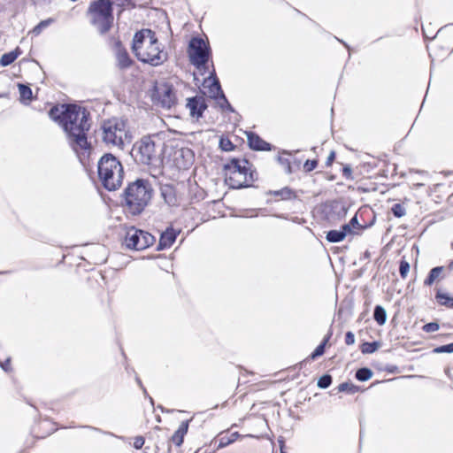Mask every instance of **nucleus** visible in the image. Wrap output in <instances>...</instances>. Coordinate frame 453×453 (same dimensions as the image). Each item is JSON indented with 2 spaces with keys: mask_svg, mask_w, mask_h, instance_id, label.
Listing matches in <instances>:
<instances>
[{
  "mask_svg": "<svg viewBox=\"0 0 453 453\" xmlns=\"http://www.w3.org/2000/svg\"><path fill=\"white\" fill-rule=\"evenodd\" d=\"M98 178L103 187L109 190H117L123 181V166L112 154L105 153L97 164Z\"/></svg>",
  "mask_w": 453,
  "mask_h": 453,
  "instance_id": "nucleus-2",
  "label": "nucleus"
},
{
  "mask_svg": "<svg viewBox=\"0 0 453 453\" xmlns=\"http://www.w3.org/2000/svg\"><path fill=\"white\" fill-rule=\"evenodd\" d=\"M133 156L137 162L146 165H156L159 160L155 142L148 136L134 145Z\"/></svg>",
  "mask_w": 453,
  "mask_h": 453,
  "instance_id": "nucleus-7",
  "label": "nucleus"
},
{
  "mask_svg": "<svg viewBox=\"0 0 453 453\" xmlns=\"http://www.w3.org/2000/svg\"><path fill=\"white\" fill-rule=\"evenodd\" d=\"M203 85L205 88H208L210 97L215 100L224 93L214 70L204 79Z\"/></svg>",
  "mask_w": 453,
  "mask_h": 453,
  "instance_id": "nucleus-14",
  "label": "nucleus"
},
{
  "mask_svg": "<svg viewBox=\"0 0 453 453\" xmlns=\"http://www.w3.org/2000/svg\"><path fill=\"white\" fill-rule=\"evenodd\" d=\"M0 97H3V95L0 94Z\"/></svg>",
  "mask_w": 453,
  "mask_h": 453,
  "instance_id": "nucleus-61",
  "label": "nucleus"
},
{
  "mask_svg": "<svg viewBox=\"0 0 453 453\" xmlns=\"http://www.w3.org/2000/svg\"><path fill=\"white\" fill-rule=\"evenodd\" d=\"M340 231L341 232H344L345 234V237L348 235V234H354V229L350 226V225L349 223L347 224H344L341 226L340 228Z\"/></svg>",
  "mask_w": 453,
  "mask_h": 453,
  "instance_id": "nucleus-49",
  "label": "nucleus"
},
{
  "mask_svg": "<svg viewBox=\"0 0 453 453\" xmlns=\"http://www.w3.org/2000/svg\"><path fill=\"white\" fill-rule=\"evenodd\" d=\"M392 213L396 218H401L405 215V208L401 203H395L391 208Z\"/></svg>",
  "mask_w": 453,
  "mask_h": 453,
  "instance_id": "nucleus-39",
  "label": "nucleus"
},
{
  "mask_svg": "<svg viewBox=\"0 0 453 453\" xmlns=\"http://www.w3.org/2000/svg\"><path fill=\"white\" fill-rule=\"evenodd\" d=\"M317 166H318V160H316V159H312V160L307 159L304 162L303 169H304L305 172L310 173V172L313 171Z\"/></svg>",
  "mask_w": 453,
  "mask_h": 453,
  "instance_id": "nucleus-44",
  "label": "nucleus"
},
{
  "mask_svg": "<svg viewBox=\"0 0 453 453\" xmlns=\"http://www.w3.org/2000/svg\"><path fill=\"white\" fill-rule=\"evenodd\" d=\"M145 440L142 436H136L134 441V448L140 449L144 445Z\"/></svg>",
  "mask_w": 453,
  "mask_h": 453,
  "instance_id": "nucleus-47",
  "label": "nucleus"
},
{
  "mask_svg": "<svg viewBox=\"0 0 453 453\" xmlns=\"http://www.w3.org/2000/svg\"><path fill=\"white\" fill-rule=\"evenodd\" d=\"M81 427L88 428V429H90V430H94V431H96V432H99V433H103V431L101 429L94 427V426H82ZM104 434H108V435H111V436H115L112 433H110V432H104Z\"/></svg>",
  "mask_w": 453,
  "mask_h": 453,
  "instance_id": "nucleus-51",
  "label": "nucleus"
},
{
  "mask_svg": "<svg viewBox=\"0 0 453 453\" xmlns=\"http://www.w3.org/2000/svg\"><path fill=\"white\" fill-rule=\"evenodd\" d=\"M101 132L102 140L107 146L122 149L124 140L127 137V121L119 118L104 120Z\"/></svg>",
  "mask_w": 453,
  "mask_h": 453,
  "instance_id": "nucleus-5",
  "label": "nucleus"
},
{
  "mask_svg": "<svg viewBox=\"0 0 453 453\" xmlns=\"http://www.w3.org/2000/svg\"><path fill=\"white\" fill-rule=\"evenodd\" d=\"M137 59L142 63L149 64L152 66H159L168 59V53L164 50V47L158 42L157 36L155 42H150L138 53Z\"/></svg>",
  "mask_w": 453,
  "mask_h": 453,
  "instance_id": "nucleus-8",
  "label": "nucleus"
},
{
  "mask_svg": "<svg viewBox=\"0 0 453 453\" xmlns=\"http://www.w3.org/2000/svg\"><path fill=\"white\" fill-rule=\"evenodd\" d=\"M349 224L353 229H362L363 226L359 224L357 219V215L355 214L352 219L349 220Z\"/></svg>",
  "mask_w": 453,
  "mask_h": 453,
  "instance_id": "nucleus-46",
  "label": "nucleus"
},
{
  "mask_svg": "<svg viewBox=\"0 0 453 453\" xmlns=\"http://www.w3.org/2000/svg\"><path fill=\"white\" fill-rule=\"evenodd\" d=\"M333 378L330 374H324L321 377H319L317 385L319 388L326 389L330 387Z\"/></svg>",
  "mask_w": 453,
  "mask_h": 453,
  "instance_id": "nucleus-37",
  "label": "nucleus"
},
{
  "mask_svg": "<svg viewBox=\"0 0 453 453\" xmlns=\"http://www.w3.org/2000/svg\"><path fill=\"white\" fill-rule=\"evenodd\" d=\"M434 353H452L453 352V342L439 346L434 349Z\"/></svg>",
  "mask_w": 453,
  "mask_h": 453,
  "instance_id": "nucleus-43",
  "label": "nucleus"
},
{
  "mask_svg": "<svg viewBox=\"0 0 453 453\" xmlns=\"http://www.w3.org/2000/svg\"><path fill=\"white\" fill-rule=\"evenodd\" d=\"M247 140L250 148L253 150L269 151L272 150V145L269 142L253 132H247Z\"/></svg>",
  "mask_w": 453,
  "mask_h": 453,
  "instance_id": "nucleus-17",
  "label": "nucleus"
},
{
  "mask_svg": "<svg viewBox=\"0 0 453 453\" xmlns=\"http://www.w3.org/2000/svg\"><path fill=\"white\" fill-rule=\"evenodd\" d=\"M189 420L182 421L179 428L174 432L171 437V441L177 446L180 447L184 441V437L188 431Z\"/></svg>",
  "mask_w": 453,
  "mask_h": 453,
  "instance_id": "nucleus-19",
  "label": "nucleus"
},
{
  "mask_svg": "<svg viewBox=\"0 0 453 453\" xmlns=\"http://www.w3.org/2000/svg\"><path fill=\"white\" fill-rule=\"evenodd\" d=\"M156 34L151 29H142L137 31L133 39L132 50L136 56V52H140L144 45L150 42H155Z\"/></svg>",
  "mask_w": 453,
  "mask_h": 453,
  "instance_id": "nucleus-12",
  "label": "nucleus"
},
{
  "mask_svg": "<svg viewBox=\"0 0 453 453\" xmlns=\"http://www.w3.org/2000/svg\"><path fill=\"white\" fill-rule=\"evenodd\" d=\"M53 21L54 19L51 18L42 20L33 28L31 33L35 36L39 35L42 33V31L44 28L48 27L51 23H53Z\"/></svg>",
  "mask_w": 453,
  "mask_h": 453,
  "instance_id": "nucleus-34",
  "label": "nucleus"
},
{
  "mask_svg": "<svg viewBox=\"0 0 453 453\" xmlns=\"http://www.w3.org/2000/svg\"><path fill=\"white\" fill-rule=\"evenodd\" d=\"M49 116L62 127L75 153L89 154L91 146L87 134L90 128L88 111L75 104H61L53 106Z\"/></svg>",
  "mask_w": 453,
  "mask_h": 453,
  "instance_id": "nucleus-1",
  "label": "nucleus"
},
{
  "mask_svg": "<svg viewBox=\"0 0 453 453\" xmlns=\"http://www.w3.org/2000/svg\"><path fill=\"white\" fill-rule=\"evenodd\" d=\"M187 107L192 117L199 119L207 109V104L203 96H196L188 99Z\"/></svg>",
  "mask_w": 453,
  "mask_h": 453,
  "instance_id": "nucleus-15",
  "label": "nucleus"
},
{
  "mask_svg": "<svg viewBox=\"0 0 453 453\" xmlns=\"http://www.w3.org/2000/svg\"><path fill=\"white\" fill-rule=\"evenodd\" d=\"M113 2L111 0H96L90 3L88 13L90 22L101 34H106L113 24Z\"/></svg>",
  "mask_w": 453,
  "mask_h": 453,
  "instance_id": "nucleus-4",
  "label": "nucleus"
},
{
  "mask_svg": "<svg viewBox=\"0 0 453 453\" xmlns=\"http://www.w3.org/2000/svg\"><path fill=\"white\" fill-rule=\"evenodd\" d=\"M219 148L224 151H231L234 150V145L228 138L221 137L219 140Z\"/></svg>",
  "mask_w": 453,
  "mask_h": 453,
  "instance_id": "nucleus-38",
  "label": "nucleus"
},
{
  "mask_svg": "<svg viewBox=\"0 0 453 453\" xmlns=\"http://www.w3.org/2000/svg\"><path fill=\"white\" fill-rule=\"evenodd\" d=\"M351 172H352L351 168L349 165L344 166V168H343V175L345 177H349L351 174Z\"/></svg>",
  "mask_w": 453,
  "mask_h": 453,
  "instance_id": "nucleus-54",
  "label": "nucleus"
},
{
  "mask_svg": "<svg viewBox=\"0 0 453 453\" xmlns=\"http://www.w3.org/2000/svg\"><path fill=\"white\" fill-rule=\"evenodd\" d=\"M276 217L285 219V217H284V216H282V215H277Z\"/></svg>",
  "mask_w": 453,
  "mask_h": 453,
  "instance_id": "nucleus-59",
  "label": "nucleus"
},
{
  "mask_svg": "<svg viewBox=\"0 0 453 453\" xmlns=\"http://www.w3.org/2000/svg\"><path fill=\"white\" fill-rule=\"evenodd\" d=\"M422 29H423V33H424V35H425V37H426V38H427V39H428V38H429V39H434V38H435V37L441 36L442 35H444V34H445V33H447L448 31H449V30L453 29V25H447V26H445V27H441V28L437 31L436 35H435L434 36H432V37H429V36H428V35L426 34V30H425V28H424V27H422Z\"/></svg>",
  "mask_w": 453,
  "mask_h": 453,
  "instance_id": "nucleus-40",
  "label": "nucleus"
},
{
  "mask_svg": "<svg viewBox=\"0 0 453 453\" xmlns=\"http://www.w3.org/2000/svg\"><path fill=\"white\" fill-rule=\"evenodd\" d=\"M157 422H160V421H161L160 417H157Z\"/></svg>",
  "mask_w": 453,
  "mask_h": 453,
  "instance_id": "nucleus-60",
  "label": "nucleus"
},
{
  "mask_svg": "<svg viewBox=\"0 0 453 453\" xmlns=\"http://www.w3.org/2000/svg\"><path fill=\"white\" fill-rule=\"evenodd\" d=\"M380 346L379 342H365L361 345V351L363 354H372L375 352Z\"/></svg>",
  "mask_w": 453,
  "mask_h": 453,
  "instance_id": "nucleus-31",
  "label": "nucleus"
},
{
  "mask_svg": "<svg viewBox=\"0 0 453 453\" xmlns=\"http://www.w3.org/2000/svg\"><path fill=\"white\" fill-rule=\"evenodd\" d=\"M154 242L155 237L151 234L134 226L127 229L124 239L127 248L134 250H143L151 246Z\"/></svg>",
  "mask_w": 453,
  "mask_h": 453,
  "instance_id": "nucleus-10",
  "label": "nucleus"
},
{
  "mask_svg": "<svg viewBox=\"0 0 453 453\" xmlns=\"http://www.w3.org/2000/svg\"><path fill=\"white\" fill-rule=\"evenodd\" d=\"M153 189L147 180L137 179L129 183L124 190V200L127 207L134 215L140 214L152 197Z\"/></svg>",
  "mask_w": 453,
  "mask_h": 453,
  "instance_id": "nucleus-3",
  "label": "nucleus"
},
{
  "mask_svg": "<svg viewBox=\"0 0 453 453\" xmlns=\"http://www.w3.org/2000/svg\"><path fill=\"white\" fill-rule=\"evenodd\" d=\"M449 269L453 270V261H451L449 265Z\"/></svg>",
  "mask_w": 453,
  "mask_h": 453,
  "instance_id": "nucleus-58",
  "label": "nucleus"
},
{
  "mask_svg": "<svg viewBox=\"0 0 453 453\" xmlns=\"http://www.w3.org/2000/svg\"><path fill=\"white\" fill-rule=\"evenodd\" d=\"M238 436H239V434L237 432L233 433L230 436H227V435L221 436L219 439V441L218 448L222 449V448L228 446L229 444L235 441V440L237 439Z\"/></svg>",
  "mask_w": 453,
  "mask_h": 453,
  "instance_id": "nucleus-32",
  "label": "nucleus"
},
{
  "mask_svg": "<svg viewBox=\"0 0 453 453\" xmlns=\"http://www.w3.org/2000/svg\"><path fill=\"white\" fill-rule=\"evenodd\" d=\"M20 54L21 50L19 47L14 50L3 54L0 58V65L4 67L12 65Z\"/></svg>",
  "mask_w": 453,
  "mask_h": 453,
  "instance_id": "nucleus-22",
  "label": "nucleus"
},
{
  "mask_svg": "<svg viewBox=\"0 0 453 453\" xmlns=\"http://www.w3.org/2000/svg\"><path fill=\"white\" fill-rule=\"evenodd\" d=\"M345 238L344 232L339 230H330L326 233V239L329 242L336 243L340 242Z\"/></svg>",
  "mask_w": 453,
  "mask_h": 453,
  "instance_id": "nucleus-28",
  "label": "nucleus"
},
{
  "mask_svg": "<svg viewBox=\"0 0 453 453\" xmlns=\"http://www.w3.org/2000/svg\"><path fill=\"white\" fill-rule=\"evenodd\" d=\"M224 168L228 172V175L226 177V182L234 189H240L244 182H240L234 176L253 171L252 165L246 158H231L229 162L224 165Z\"/></svg>",
  "mask_w": 453,
  "mask_h": 453,
  "instance_id": "nucleus-9",
  "label": "nucleus"
},
{
  "mask_svg": "<svg viewBox=\"0 0 453 453\" xmlns=\"http://www.w3.org/2000/svg\"><path fill=\"white\" fill-rule=\"evenodd\" d=\"M277 160H278V162H279L281 165H283V166L286 168V173H288V174H289V173H292V169H291V165H290V161H289V159H288V158H285V157H282L279 156V157H277Z\"/></svg>",
  "mask_w": 453,
  "mask_h": 453,
  "instance_id": "nucleus-45",
  "label": "nucleus"
},
{
  "mask_svg": "<svg viewBox=\"0 0 453 453\" xmlns=\"http://www.w3.org/2000/svg\"><path fill=\"white\" fill-rule=\"evenodd\" d=\"M145 395V397H147V398L149 399V401H150V404H151L152 406H154V400H153V398H152L151 396H150L148 394H147V395Z\"/></svg>",
  "mask_w": 453,
  "mask_h": 453,
  "instance_id": "nucleus-56",
  "label": "nucleus"
},
{
  "mask_svg": "<svg viewBox=\"0 0 453 453\" xmlns=\"http://www.w3.org/2000/svg\"><path fill=\"white\" fill-rule=\"evenodd\" d=\"M410 271V264L406 260H401L399 265V273L402 278H406Z\"/></svg>",
  "mask_w": 453,
  "mask_h": 453,
  "instance_id": "nucleus-41",
  "label": "nucleus"
},
{
  "mask_svg": "<svg viewBox=\"0 0 453 453\" xmlns=\"http://www.w3.org/2000/svg\"><path fill=\"white\" fill-rule=\"evenodd\" d=\"M435 299L441 305L453 308V297H450L447 293L438 290L435 295Z\"/></svg>",
  "mask_w": 453,
  "mask_h": 453,
  "instance_id": "nucleus-27",
  "label": "nucleus"
},
{
  "mask_svg": "<svg viewBox=\"0 0 453 453\" xmlns=\"http://www.w3.org/2000/svg\"><path fill=\"white\" fill-rule=\"evenodd\" d=\"M444 270H445L444 266H436V267L432 268L430 270L427 277L424 280V284L426 286H432L434 284V282L441 277V275Z\"/></svg>",
  "mask_w": 453,
  "mask_h": 453,
  "instance_id": "nucleus-23",
  "label": "nucleus"
},
{
  "mask_svg": "<svg viewBox=\"0 0 453 453\" xmlns=\"http://www.w3.org/2000/svg\"><path fill=\"white\" fill-rule=\"evenodd\" d=\"M334 158H335V153H334V151H331L326 158V166L331 165L332 163L334 162Z\"/></svg>",
  "mask_w": 453,
  "mask_h": 453,
  "instance_id": "nucleus-52",
  "label": "nucleus"
},
{
  "mask_svg": "<svg viewBox=\"0 0 453 453\" xmlns=\"http://www.w3.org/2000/svg\"><path fill=\"white\" fill-rule=\"evenodd\" d=\"M240 182H242L241 188H248L257 180V173L255 171H250L249 173L234 176Z\"/></svg>",
  "mask_w": 453,
  "mask_h": 453,
  "instance_id": "nucleus-24",
  "label": "nucleus"
},
{
  "mask_svg": "<svg viewBox=\"0 0 453 453\" xmlns=\"http://www.w3.org/2000/svg\"><path fill=\"white\" fill-rule=\"evenodd\" d=\"M151 98L155 104L165 109H171L177 102L173 86L168 82H157Z\"/></svg>",
  "mask_w": 453,
  "mask_h": 453,
  "instance_id": "nucleus-11",
  "label": "nucleus"
},
{
  "mask_svg": "<svg viewBox=\"0 0 453 453\" xmlns=\"http://www.w3.org/2000/svg\"><path fill=\"white\" fill-rule=\"evenodd\" d=\"M135 381L137 383V385L141 388V389L142 390L143 394L144 395H147V390L146 388H144V386L142 385V380H140V378L136 375L135 376Z\"/></svg>",
  "mask_w": 453,
  "mask_h": 453,
  "instance_id": "nucleus-53",
  "label": "nucleus"
},
{
  "mask_svg": "<svg viewBox=\"0 0 453 453\" xmlns=\"http://www.w3.org/2000/svg\"><path fill=\"white\" fill-rule=\"evenodd\" d=\"M19 92L21 100H31L32 99V89L26 84H19Z\"/></svg>",
  "mask_w": 453,
  "mask_h": 453,
  "instance_id": "nucleus-35",
  "label": "nucleus"
},
{
  "mask_svg": "<svg viewBox=\"0 0 453 453\" xmlns=\"http://www.w3.org/2000/svg\"><path fill=\"white\" fill-rule=\"evenodd\" d=\"M10 363H11V357H8L5 361L2 362L0 361V367L4 371V372H9L11 370V365H10Z\"/></svg>",
  "mask_w": 453,
  "mask_h": 453,
  "instance_id": "nucleus-50",
  "label": "nucleus"
},
{
  "mask_svg": "<svg viewBox=\"0 0 453 453\" xmlns=\"http://www.w3.org/2000/svg\"><path fill=\"white\" fill-rule=\"evenodd\" d=\"M345 343L347 345H352L355 343V335L351 331H348L345 334Z\"/></svg>",
  "mask_w": 453,
  "mask_h": 453,
  "instance_id": "nucleus-48",
  "label": "nucleus"
},
{
  "mask_svg": "<svg viewBox=\"0 0 453 453\" xmlns=\"http://www.w3.org/2000/svg\"><path fill=\"white\" fill-rule=\"evenodd\" d=\"M327 208L326 216L330 220H340L346 216L348 211L347 207L339 201L331 202Z\"/></svg>",
  "mask_w": 453,
  "mask_h": 453,
  "instance_id": "nucleus-16",
  "label": "nucleus"
},
{
  "mask_svg": "<svg viewBox=\"0 0 453 453\" xmlns=\"http://www.w3.org/2000/svg\"><path fill=\"white\" fill-rule=\"evenodd\" d=\"M440 325L437 322H429L423 326L422 330L426 333H434L438 331Z\"/></svg>",
  "mask_w": 453,
  "mask_h": 453,
  "instance_id": "nucleus-42",
  "label": "nucleus"
},
{
  "mask_svg": "<svg viewBox=\"0 0 453 453\" xmlns=\"http://www.w3.org/2000/svg\"><path fill=\"white\" fill-rule=\"evenodd\" d=\"M188 55L190 63L198 70H206L211 58V50L207 42L201 37H193L189 41Z\"/></svg>",
  "mask_w": 453,
  "mask_h": 453,
  "instance_id": "nucleus-6",
  "label": "nucleus"
},
{
  "mask_svg": "<svg viewBox=\"0 0 453 453\" xmlns=\"http://www.w3.org/2000/svg\"><path fill=\"white\" fill-rule=\"evenodd\" d=\"M337 389L339 392L355 394L359 391V387L349 382H342L337 387Z\"/></svg>",
  "mask_w": 453,
  "mask_h": 453,
  "instance_id": "nucleus-33",
  "label": "nucleus"
},
{
  "mask_svg": "<svg viewBox=\"0 0 453 453\" xmlns=\"http://www.w3.org/2000/svg\"><path fill=\"white\" fill-rule=\"evenodd\" d=\"M143 453H147V452H143Z\"/></svg>",
  "mask_w": 453,
  "mask_h": 453,
  "instance_id": "nucleus-62",
  "label": "nucleus"
},
{
  "mask_svg": "<svg viewBox=\"0 0 453 453\" xmlns=\"http://www.w3.org/2000/svg\"><path fill=\"white\" fill-rule=\"evenodd\" d=\"M194 154L188 148H180L174 151L173 161L179 169H188L193 164Z\"/></svg>",
  "mask_w": 453,
  "mask_h": 453,
  "instance_id": "nucleus-13",
  "label": "nucleus"
},
{
  "mask_svg": "<svg viewBox=\"0 0 453 453\" xmlns=\"http://www.w3.org/2000/svg\"><path fill=\"white\" fill-rule=\"evenodd\" d=\"M330 336H331V334H328L324 338V340L316 347V349L313 350V352L310 356L311 359L314 360L325 353V348H326L327 342L329 341Z\"/></svg>",
  "mask_w": 453,
  "mask_h": 453,
  "instance_id": "nucleus-29",
  "label": "nucleus"
},
{
  "mask_svg": "<svg viewBox=\"0 0 453 453\" xmlns=\"http://www.w3.org/2000/svg\"><path fill=\"white\" fill-rule=\"evenodd\" d=\"M373 319L380 326H383L386 323L387 311L381 305H376L374 307Z\"/></svg>",
  "mask_w": 453,
  "mask_h": 453,
  "instance_id": "nucleus-26",
  "label": "nucleus"
},
{
  "mask_svg": "<svg viewBox=\"0 0 453 453\" xmlns=\"http://www.w3.org/2000/svg\"><path fill=\"white\" fill-rule=\"evenodd\" d=\"M337 40H338L339 42H342V43L346 48H348V49H349V45H348L346 42H343V41H342V40H339L338 38H337Z\"/></svg>",
  "mask_w": 453,
  "mask_h": 453,
  "instance_id": "nucleus-57",
  "label": "nucleus"
},
{
  "mask_svg": "<svg viewBox=\"0 0 453 453\" xmlns=\"http://www.w3.org/2000/svg\"><path fill=\"white\" fill-rule=\"evenodd\" d=\"M161 196L168 205L176 204V196L173 186L165 185L160 188Z\"/></svg>",
  "mask_w": 453,
  "mask_h": 453,
  "instance_id": "nucleus-21",
  "label": "nucleus"
},
{
  "mask_svg": "<svg viewBox=\"0 0 453 453\" xmlns=\"http://www.w3.org/2000/svg\"><path fill=\"white\" fill-rule=\"evenodd\" d=\"M356 379L359 381H366L372 376V372L370 368L362 367L357 370Z\"/></svg>",
  "mask_w": 453,
  "mask_h": 453,
  "instance_id": "nucleus-30",
  "label": "nucleus"
},
{
  "mask_svg": "<svg viewBox=\"0 0 453 453\" xmlns=\"http://www.w3.org/2000/svg\"><path fill=\"white\" fill-rule=\"evenodd\" d=\"M270 194L273 196H279L282 200H291L296 197L295 191L288 187H285L279 190L271 191Z\"/></svg>",
  "mask_w": 453,
  "mask_h": 453,
  "instance_id": "nucleus-25",
  "label": "nucleus"
},
{
  "mask_svg": "<svg viewBox=\"0 0 453 453\" xmlns=\"http://www.w3.org/2000/svg\"><path fill=\"white\" fill-rule=\"evenodd\" d=\"M117 65L119 69H127L133 64L127 51L124 49L119 48L116 53Z\"/></svg>",
  "mask_w": 453,
  "mask_h": 453,
  "instance_id": "nucleus-20",
  "label": "nucleus"
},
{
  "mask_svg": "<svg viewBox=\"0 0 453 453\" xmlns=\"http://www.w3.org/2000/svg\"><path fill=\"white\" fill-rule=\"evenodd\" d=\"M157 409H159L163 413H170L173 411V410L165 409L162 405H158Z\"/></svg>",
  "mask_w": 453,
  "mask_h": 453,
  "instance_id": "nucleus-55",
  "label": "nucleus"
},
{
  "mask_svg": "<svg viewBox=\"0 0 453 453\" xmlns=\"http://www.w3.org/2000/svg\"><path fill=\"white\" fill-rule=\"evenodd\" d=\"M216 101H218L219 106L223 111H231V112L234 111V108L232 107V105L230 104L228 100L226 99V97L224 93H222V95H220Z\"/></svg>",
  "mask_w": 453,
  "mask_h": 453,
  "instance_id": "nucleus-36",
  "label": "nucleus"
},
{
  "mask_svg": "<svg viewBox=\"0 0 453 453\" xmlns=\"http://www.w3.org/2000/svg\"><path fill=\"white\" fill-rule=\"evenodd\" d=\"M178 235V232L173 228H167L165 232L160 234L159 242L157 247V250H164L170 248L175 242Z\"/></svg>",
  "mask_w": 453,
  "mask_h": 453,
  "instance_id": "nucleus-18",
  "label": "nucleus"
}]
</instances>
